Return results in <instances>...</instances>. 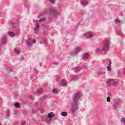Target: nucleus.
Returning <instances> with one entry per match:
<instances>
[{
	"mask_svg": "<svg viewBox=\"0 0 125 125\" xmlns=\"http://www.w3.org/2000/svg\"><path fill=\"white\" fill-rule=\"evenodd\" d=\"M81 98V96L80 95V92H78L76 93L75 96L73 97V103L74 104H78L79 102V99Z\"/></svg>",
	"mask_w": 125,
	"mask_h": 125,
	"instance_id": "obj_1",
	"label": "nucleus"
},
{
	"mask_svg": "<svg viewBox=\"0 0 125 125\" xmlns=\"http://www.w3.org/2000/svg\"><path fill=\"white\" fill-rule=\"evenodd\" d=\"M109 41L105 40L104 41V45L103 47V50L104 51H107L108 49H109V46H110V44H109Z\"/></svg>",
	"mask_w": 125,
	"mask_h": 125,
	"instance_id": "obj_2",
	"label": "nucleus"
},
{
	"mask_svg": "<svg viewBox=\"0 0 125 125\" xmlns=\"http://www.w3.org/2000/svg\"><path fill=\"white\" fill-rule=\"evenodd\" d=\"M70 110L72 113H75L78 110V104H74L71 107Z\"/></svg>",
	"mask_w": 125,
	"mask_h": 125,
	"instance_id": "obj_3",
	"label": "nucleus"
},
{
	"mask_svg": "<svg viewBox=\"0 0 125 125\" xmlns=\"http://www.w3.org/2000/svg\"><path fill=\"white\" fill-rule=\"evenodd\" d=\"M26 43L27 44H33L34 43H36V40H32L31 39H28L26 41Z\"/></svg>",
	"mask_w": 125,
	"mask_h": 125,
	"instance_id": "obj_4",
	"label": "nucleus"
},
{
	"mask_svg": "<svg viewBox=\"0 0 125 125\" xmlns=\"http://www.w3.org/2000/svg\"><path fill=\"white\" fill-rule=\"evenodd\" d=\"M115 80L113 79H109L108 81H106V83L108 84H112L114 85V83H115Z\"/></svg>",
	"mask_w": 125,
	"mask_h": 125,
	"instance_id": "obj_5",
	"label": "nucleus"
},
{
	"mask_svg": "<svg viewBox=\"0 0 125 125\" xmlns=\"http://www.w3.org/2000/svg\"><path fill=\"white\" fill-rule=\"evenodd\" d=\"M54 116H55L54 113L50 112L48 114L47 117L48 118H49V119H51L52 118H54Z\"/></svg>",
	"mask_w": 125,
	"mask_h": 125,
	"instance_id": "obj_6",
	"label": "nucleus"
},
{
	"mask_svg": "<svg viewBox=\"0 0 125 125\" xmlns=\"http://www.w3.org/2000/svg\"><path fill=\"white\" fill-rule=\"evenodd\" d=\"M62 85H66L67 84V82H66V80L63 79L61 82Z\"/></svg>",
	"mask_w": 125,
	"mask_h": 125,
	"instance_id": "obj_7",
	"label": "nucleus"
},
{
	"mask_svg": "<svg viewBox=\"0 0 125 125\" xmlns=\"http://www.w3.org/2000/svg\"><path fill=\"white\" fill-rule=\"evenodd\" d=\"M50 12L49 14L50 15H51V14H53V12H54V9L53 8H50L49 9Z\"/></svg>",
	"mask_w": 125,
	"mask_h": 125,
	"instance_id": "obj_8",
	"label": "nucleus"
},
{
	"mask_svg": "<svg viewBox=\"0 0 125 125\" xmlns=\"http://www.w3.org/2000/svg\"><path fill=\"white\" fill-rule=\"evenodd\" d=\"M81 3L83 5H85V4H87V1L86 0H83Z\"/></svg>",
	"mask_w": 125,
	"mask_h": 125,
	"instance_id": "obj_9",
	"label": "nucleus"
},
{
	"mask_svg": "<svg viewBox=\"0 0 125 125\" xmlns=\"http://www.w3.org/2000/svg\"><path fill=\"white\" fill-rule=\"evenodd\" d=\"M87 38H89V39L93 37L92 34L90 33H87L86 35Z\"/></svg>",
	"mask_w": 125,
	"mask_h": 125,
	"instance_id": "obj_10",
	"label": "nucleus"
},
{
	"mask_svg": "<svg viewBox=\"0 0 125 125\" xmlns=\"http://www.w3.org/2000/svg\"><path fill=\"white\" fill-rule=\"evenodd\" d=\"M67 115V112H62V117H66Z\"/></svg>",
	"mask_w": 125,
	"mask_h": 125,
	"instance_id": "obj_11",
	"label": "nucleus"
},
{
	"mask_svg": "<svg viewBox=\"0 0 125 125\" xmlns=\"http://www.w3.org/2000/svg\"><path fill=\"white\" fill-rule=\"evenodd\" d=\"M15 107L16 108H19L20 107V104L19 103H17L15 104Z\"/></svg>",
	"mask_w": 125,
	"mask_h": 125,
	"instance_id": "obj_12",
	"label": "nucleus"
},
{
	"mask_svg": "<svg viewBox=\"0 0 125 125\" xmlns=\"http://www.w3.org/2000/svg\"><path fill=\"white\" fill-rule=\"evenodd\" d=\"M111 65H108L107 67V70L108 72H111L112 71Z\"/></svg>",
	"mask_w": 125,
	"mask_h": 125,
	"instance_id": "obj_13",
	"label": "nucleus"
},
{
	"mask_svg": "<svg viewBox=\"0 0 125 125\" xmlns=\"http://www.w3.org/2000/svg\"><path fill=\"white\" fill-rule=\"evenodd\" d=\"M119 104V103L118 102H115L114 103V106L115 107V108H117V107H118V105Z\"/></svg>",
	"mask_w": 125,
	"mask_h": 125,
	"instance_id": "obj_14",
	"label": "nucleus"
},
{
	"mask_svg": "<svg viewBox=\"0 0 125 125\" xmlns=\"http://www.w3.org/2000/svg\"><path fill=\"white\" fill-rule=\"evenodd\" d=\"M88 57H89L88 54H87L86 53L85 54V55L84 56V59H88Z\"/></svg>",
	"mask_w": 125,
	"mask_h": 125,
	"instance_id": "obj_15",
	"label": "nucleus"
},
{
	"mask_svg": "<svg viewBox=\"0 0 125 125\" xmlns=\"http://www.w3.org/2000/svg\"><path fill=\"white\" fill-rule=\"evenodd\" d=\"M9 36L10 37H14V33L13 32H9Z\"/></svg>",
	"mask_w": 125,
	"mask_h": 125,
	"instance_id": "obj_16",
	"label": "nucleus"
},
{
	"mask_svg": "<svg viewBox=\"0 0 125 125\" xmlns=\"http://www.w3.org/2000/svg\"><path fill=\"white\" fill-rule=\"evenodd\" d=\"M39 24H37L36 27L34 28V31H37V30H38V29H39Z\"/></svg>",
	"mask_w": 125,
	"mask_h": 125,
	"instance_id": "obj_17",
	"label": "nucleus"
},
{
	"mask_svg": "<svg viewBox=\"0 0 125 125\" xmlns=\"http://www.w3.org/2000/svg\"><path fill=\"white\" fill-rule=\"evenodd\" d=\"M46 19H45V18H43V19H41L40 20V22H42V21H45Z\"/></svg>",
	"mask_w": 125,
	"mask_h": 125,
	"instance_id": "obj_18",
	"label": "nucleus"
},
{
	"mask_svg": "<svg viewBox=\"0 0 125 125\" xmlns=\"http://www.w3.org/2000/svg\"><path fill=\"white\" fill-rule=\"evenodd\" d=\"M51 3H55V0H48Z\"/></svg>",
	"mask_w": 125,
	"mask_h": 125,
	"instance_id": "obj_19",
	"label": "nucleus"
},
{
	"mask_svg": "<svg viewBox=\"0 0 125 125\" xmlns=\"http://www.w3.org/2000/svg\"><path fill=\"white\" fill-rule=\"evenodd\" d=\"M42 89H40L38 91V93H42Z\"/></svg>",
	"mask_w": 125,
	"mask_h": 125,
	"instance_id": "obj_20",
	"label": "nucleus"
},
{
	"mask_svg": "<svg viewBox=\"0 0 125 125\" xmlns=\"http://www.w3.org/2000/svg\"><path fill=\"white\" fill-rule=\"evenodd\" d=\"M106 101H107V102H111V99H110V97H108L107 98Z\"/></svg>",
	"mask_w": 125,
	"mask_h": 125,
	"instance_id": "obj_21",
	"label": "nucleus"
},
{
	"mask_svg": "<svg viewBox=\"0 0 125 125\" xmlns=\"http://www.w3.org/2000/svg\"><path fill=\"white\" fill-rule=\"evenodd\" d=\"M115 22H116V23H120V20L119 19H116Z\"/></svg>",
	"mask_w": 125,
	"mask_h": 125,
	"instance_id": "obj_22",
	"label": "nucleus"
},
{
	"mask_svg": "<svg viewBox=\"0 0 125 125\" xmlns=\"http://www.w3.org/2000/svg\"><path fill=\"white\" fill-rule=\"evenodd\" d=\"M2 42L3 43H5L6 42V39H4L2 41Z\"/></svg>",
	"mask_w": 125,
	"mask_h": 125,
	"instance_id": "obj_23",
	"label": "nucleus"
},
{
	"mask_svg": "<svg viewBox=\"0 0 125 125\" xmlns=\"http://www.w3.org/2000/svg\"><path fill=\"white\" fill-rule=\"evenodd\" d=\"M118 84V82L116 81H114V83H113V85H117Z\"/></svg>",
	"mask_w": 125,
	"mask_h": 125,
	"instance_id": "obj_24",
	"label": "nucleus"
},
{
	"mask_svg": "<svg viewBox=\"0 0 125 125\" xmlns=\"http://www.w3.org/2000/svg\"><path fill=\"white\" fill-rule=\"evenodd\" d=\"M56 91H57V89H53V92L54 93H55V92H56Z\"/></svg>",
	"mask_w": 125,
	"mask_h": 125,
	"instance_id": "obj_25",
	"label": "nucleus"
},
{
	"mask_svg": "<svg viewBox=\"0 0 125 125\" xmlns=\"http://www.w3.org/2000/svg\"><path fill=\"white\" fill-rule=\"evenodd\" d=\"M15 52L16 53H17V54H19V51L17 50H15Z\"/></svg>",
	"mask_w": 125,
	"mask_h": 125,
	"instance_id": "obj_26",
	"label": "nucleus"
},
{
	"mask_svg": "<svg viewBox=\"0 0 125 125\" xmlns=\"http://www.w3.org/2000/svg\"><path fill=\"white\" fill-rule=\"evenodd\" d=\"M111 64H112V62L110 61L109 62V64L108 66H111Z\"/></svg>",
	"mask_w": 125,
	"mask_h": 125,
	"instance_id": "obj_27",
	"label": "nucleus"
},
{
	"mask_svg": "<svg viewBox=\"0 0 125 125\" xmlns=\"http://www.w3.org/2000/svg\"><path fill=\"white\" fill-rule=\"evenodd\" d=\"M25 122H24L23 123H22L23 125H25Z\"/></svg>",
	"mask_w": 125,
	"mask_h": 125,
	"instance_id": "obj_28",
	"label": "nucleus"
}]
</instances>
